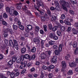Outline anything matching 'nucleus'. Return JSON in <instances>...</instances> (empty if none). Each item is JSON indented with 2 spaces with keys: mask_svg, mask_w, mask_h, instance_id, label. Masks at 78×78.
<instances>
[{
  "mask_svg": "<svg viewBox=\"0 0 78 78\" xmlns=\"http://www.w3.org/2000/svg\"><path fill=\"white\" fill-rule=\"evenodd\" d=\"M64 45L61 44L59 45L58 47V50H55V53L56 55H59L60 53V51H62V47H63Z\"/></svg>",
  "mask_w": 78,
  "mask_h": 78,
  "instance_id": "nucleus-1",
  "label": "nucleus"
},
{
  "mask_svg": "<svg viewBox=\"0 0 78 78\" xmlns=\"http://www.w3.org/2000/svg\"><path fill=\"white\" fill-rule=\"evenodd\" d=\"M60 5H67V6L68 7H70L69 3L67 2H66L64 0H60Z\"/></svg>",
  "mask_w": 78,
  "mask_h": 78,
  "instance_id": "nucleus-2",
  "label": "nucleus"
},
{
  "mask_svg": "<svg viewBox=\"0 0 78 78\" xmlns=\"http://www.w3.org/2000/svg\"><path fill=\"white\" fill-rule=\"evenodd\" d=\"M25 8H24L23 9L24 11H25L26 12V13L29 16H31L32 14L30 12V11L29 10H27V7L26 5H24Z\"/></svg>",
  "mask_w": 78,
  "mask_h": 78,
  "instance_id": "nucleus-3",
  "label": "nucleus"
},
{
  "mask_svg": "<svg viewBox=\"0 0 78 78\" xmlns=\"http://www.w3.org/2000/svg\"><path fill=\"white\" fill-rule=\"evenodd\" d=\"M13 41L14 43V47L17 50H19V46H18V44H17V41L16 40L14 39H13Z\"/></svg>",
  "mask_w": 78,
  "mask_h": 78,
  "instance_id": "nucleus-4",
  "label": "nucleus"
},
{
  "mask_svg": "<svg viewBox=\"0 0 78 78\" xmlns=\"http://www.w3.org/2000/svg\"><path fill=\"white\" fill-rule=\"evenodd\" d=\"M22 5V3L20 2L18 3H16V6H17L16 8L18 10H20L21 8L20 6Z\"/></svg>",
  "mask_w": 78,
  "mask_h": 78,
  "instance_id": "nucleus-5",
  "label": "nucleus"
},
{
  "mask_svg": "<svg viewBox=\"0 0 78 78\" xmlns=\"http://www.w3.org/2000/svg\"><path fill=\"white\" fill-rule=\"evenodd\" d=\"M37 2V5L38 6H44L43 3L41 1V0H36Z\"/></svg>",
  "mask_w": 78,
  "mask_h": 78,
  "instance_id": "nucleus-6",
  "label": "nucleus"
},
{
  "mask_svg": "<svg viewBox=\"0 0 78 78\" xmlns=\"http://www.w3.org/2000/svg\"><path fill=\"white\" fill-rule=\"evenodd\" d=\"M0 21L2 22V24L4 25H7V23L3 21V19L2 18V15L0 16Z\"/></svg>",
  "mask_w": 78,
  "mask_h": 78,
  "instance_id": "nucleus-7",
  "label": "nucleus"
},
{
  "mask_svg": "<svg viewBox=\"0 0 78 78\" xmlns=\"http://www.w3.org/2000/svg\"><path fill=\"white\" fill-rule=\"evenodd\" d=\"M12 60H10L8 62V66L10 68H12Z\"/></svg>",
  "mask_w": 78,
  "mask_h": 78,
  "instance_id": "nucleus-8",
  "label": "nucleus"
},
{
  "mask_svg": "<svg viewBox=\"0 0 78 78\" xmlns=\"http://www.w3.org/2000/svg\"><path fill=\"white\" fill-rule=\"evenodd\" d=\"M14 11V8L13 7H11L10 8V14L12 15L13 14V12Z\"/></svg>",
  "mask_w": 78,
  "mask_h": 78,
  "instance_id": "nucleus-9",
  "label": "nucleus"
},
{
  "mask_svg": "<svg viewBox=\"0 0 78 78\" xmlns=\"http://www.w3.org/2000/svg\"><path fill=\"white\" fill-rule=\"evenodd\" d=\"M33 41L34 42H35V44H38L40 43V40L37 38H34Z\"/></svg>",
  "mask_w": 78,
  "mask_h": 78,
  "instance_id": "nucleus-10",
  "label": "nucleus"
},
{
  "mask_svg": "<svg viewBox=\"0 0 78 78\" xmlns=\"http://www.w3.org/2000/svg\"><path fill=\"white\" fill-rule=\"evenodd\" d=\"M72 31L74 34H77L78 33V30L74 28L72 29Z\"/></svg>",
  "mask_w": 78,
  "mask_h": 78,
  "instance_id": "nucleus-11",
  "label": "nucleus"
},
{
  "mask_svg": "<svg viewBox=\"0 0 78 78\" xmlns=\"http://www.w3.org/2000/svg\"><path fill=\"white\" fill-rule=\"evenodd\" d=\"M41 58L42 59H45L47 57L46 56V55L45 54H41Z\"/></svg>",
  "mask_w": 78,
  "mask_h": 78,
  "instance_id": "nucleus-12",
  "label": "nucleus"
},
{
  "mask_svg": "<svg viewBox=\"0 0 78 78\" xmlns=\"http://www.w3.org/2000/svg\"><path fill=\"white\" fill-rule=\"evenodd\" d=\"M76 63L75 62H72L71 64H69L70 67H76Z\"/></svg>",
  "mask_w": 78,
  "mask_h": 78,
  "instance_id": "nucleus-13",
  "label": "nucleus"
},
{
  "mask_svg": "<svg viewBox=\"0 0 78 78\" xmlns=\"http://www.w3.org/2000/svg\"><path fill=\"white\" fill-rule=\"evenodd\" d=\"M9 44L11 45V46H13V48L14 47V43L13 42L12 40H9Z\"/></svg>",
  "mask_w": 78,
  "mask_h": 78,
  "instance_id": "nucleus-14",
  "label": "nucleus"
},
{
  "mask_svg": "<svg viewBox=\"0 0 78 78\" xmlns=\"http://www.w3.org/2000/svg\"><path fill=\"white\" fill-rule=\"evenodd\" d=\"M24 57L25 59H29L30 58V55L28 54H26L24 55Z\"/></svg>",
  "mask_w": 78,
  "mask_h": 78,
  "instance_id": "nucleus-15",
  "label": "nucleus"
},
{
  "mask_svg": "<svg viewBox=\"0 0 78 78\" xmlns=\"http://www.w3.org/2000/svg\"><path fill=\"white\" fill-rule=\"evenodd\" d=\"M55 34H53V33H51L49 35V37L51 39H53Z\"/></svg>",
  "mask_w": 78,
  "mask_h": 78,
  "instance_id": "nucleus-16",
  "label": "nucleus"
},
{
  "mask_svg": "<svg viewBox=\"0 0 78 78\" xmlns=\"http://www.w3.org/2000/svg\"><path fill=\"white\" fill-rule=\"evenodd\" d=\"M62 67L64 68V69L66 68V62L64 61H62Z\"/></svg>",
  "mask_w": 78,
  "mask_h": 78,
  "instance_id": "nucleus-17",
  "label": "nucleus"
},
{
  "mask_svg": "<svg viewBox=\"0 0 78 78\" xmlns=\"http://www.w3.org/2000/svg\"><path fill=\"white\" fill-rule=\"evenodd\" d=\"M27 28L29 30H33V27L31 25H27Z\"/></svg>",
  "mask_w": 78,
  "mask_h": 78,
  "instance_id": "nucleus-18",
  "label": "nucleus"
},
{
  "mask_svg": "<svg viewBox=\"0 0 78 78\" xmlns=\"http://www.w3.org/2000/svg\"><path fill=\"white\" fill-rule=\"evenodd\" d=\"M62 6V8L64 10H65V11H67V8H66V6H67V7H68V8H69V7L67 6V5H63Z\"/></svg>",
  "mask_w": 78,
  "mask_h": 78,
  "instance_id": "nucleus-19",
  "label": "nucleus"
},
{
  "mask_svg": "<svg viewBox=\"0 0 78 78\" xmlns=\"http://www.w3.org/2000/svg\"><path fill=\"white\" fill-rule=\"evenodd\" d=\"M12 27L13 30H17L18 29V28H19L18 26L14 24L13 25Z\"/></svg>",
  "mask_w": 78,
  "mask_h": 78,
  "instance_id": "nucleus-20",
  "label": "nucleus"
},
{
  "mask_svg": "<svg viewBox=\"0 0 78 78\" xmlns=\"http://www.w3.org/2000/svg\"><path fill=\"white\" fill-rule=\"evenodd\" d=\"M23 48H22L21 52L22 53H24L26 51V48H25L24 46H23Z\"/></svg>",
  "mask_w": 78,
  "mask_h": 78,
  "instance_id": "nucleus-21",
  "label": "nucleus"
},
{
  "mask_svg": "<svg viewBox=\"0 0 78 78\" xmlns=\"http://www.w3.org/2000/svg\"><path fill=\"white\" fill-rule=\"evenodd\" d=\"M36 51V48L34 47H33L31 50V51L32 52V53H35Z\"/></svg>",
  "mask_w": 78,
  "mask_h": 78,
  "instance_id": "nucleus-22",
  "label": "nucleus"
},
{
  "mask_svg": "<svg viewBox=\"0 0 78 78\" xmlns=\"http://www.w3.org/2000/svg\"><path fill=\"white\" fill-rule=\"evenodd\" d=\"M18 12L16 11H14L13 12V14L12 15H11V16H13L14 15V16H17L18 15Z\"/></svg>",
  "mask_w": 78,
  "mask_h": 78,
  "instance_id": "nucleus-23",
  "label": "nucleus"
},
{
  "mask_svg": "<svg viewBox=\"0 0 78 78\" xmlns=\"http://www.w3.org/2000/svg\"><path fill=\"white\" fill-rule=\"evenodd\" d=\"M56 20V17L55 16H54L51 18V20L53 22H55Z\"/></svg>",
  "mask_w": 78,
  "mask_h": 78,
  "instance_id": "nucleus-24",
  "label": "nucleus"
},
{
  "mask_svg": "<svg viewBox=\"0 0 78 78\" xmlns=\"http://www.w3.org/2000/svg\"><path fill=\"white\" fill-rule=\"evenodd\" d=\"M77 43L75 41H74L73 43V47L74 48H76L77 47Z\"/></svg>",
  "mask_w": 78,
  "mask_h": 78,
  "instance_id": "nucleus-25",
  "label": "nucleus"
},
{
  "mask_svg": "<svg viewBox=\"0 0 78 78\" xmlns=\"http://www.w3.org/2000/svg\"><path fill=\"white\" fill-rule=\"evenodd\" d=\"M19 28L21 30H24V27L22 25H20L19 26Z\"/></svg>",
  "mask_w": 78,
  "mask_h": 78,
  "instance_id": "nucleus-26",
  "label": "nucleus"
},
{
  "mask_svg": "<svg viewBox=\"0 0 78 78\" xmlns=\"http://www.w3.org/2000/svg\"><path fill=\"white\" fill-rule=\"evenodd\" d=\"M12 61H13V62H15L16 61V55L13 56L12 57Z\"/></svg>",
  "mask_w": 78,
  "mask_h": 78,
  "instance_id": "nucleus-27",
  "label": "nucleus"
},
{
  "mask_svg": "<svg viewBox=\"0 0 78 78\" xmlns=\"http://www.w3.org/2000/svg\"><path fill=\"white\" fill-rule=\"evenodd\" d=\"M64 22L66 24V25H71L70 23L69 22L67 21L66 20H65L64 21Z\"/></svg>",
  "mask_w": 78,
  "mask_h": 78,
  "instance_id": "nucleus-28",
  "label": "nucleus"
},
{
  "mask_svg": "<svg viewBox=\"0 0 78 78\" xmlns=\"http://www.w3.org/2000/svg\"><path fill=\"white\" fill-rule=\"evenodd\" d=\"M60 30L62 31H64L66 30V28L64 26H62L60 29Z\"/></svg>",
  "mask_w": 78,
  "mask_h": 78,
  "instance_id": "nucleus-29",
  "label": "nucleus"
},
{
  "mask_svg": "<svg viewBox=\"0 0 78 78\" xmlns=\"http://www.w3.org/2000/svg\"><path fill=\"white\" fill-rule=\"evenodd\" d=\"M48 27L50 30H51L53 28V27L52 26L51 24H49L48 25Z\"/></svg>",
  "mask_w": 78,
  "mask_h": 78,
  "instance_id": "nucleus-30",
  "label": "nucleus"
},
{
  "mask_svg": "<svg viewBox=\"0 0 78 78\" xmlns=\"http://www.w3.org/2000/svg\"><path fill=\"white\" fill-rule=\"evenodd\" d=\"M15 76H16V75H15V73H12L10 74V76H11V78H14Z\"/></svg>",
  "mask_w": 78,
  "mask_h": 78,
  "instance_id": "nucleus-31",
  "label": "nucleus"
},
{
  "mask_svg": "<svg viewBox=\"0 0 78 78\" xmlns=\"http://www.w3.org/2000/svg\"><path fill=\"white\" fill-rule=\"evenodd\" d=\"M8 15L7 14H6L5 13H4L3 14V17L4 18H5V19H6L7 18H8Z\"/></svg>",
  "mask_w": 78,
  "mask_h": 78,
  "instance_id": "nucleus-32",
  "label": "nucleus"
},
{
  "mask_svg": "<svg viewBox=\"0 0 78 78\" xmlns=\"http://www.w3.org/2000/svg\"><path fill=\"white\" fill-rule=\"evenodd\" d=\"M43 28H44V30L45 32L47 31V26L46 25H44L43 26Z\"/></svg>",
  "mask_w": 78,
  "mask_h": 78,
  "instance_id": "nucleus-33",
  "label": "nucleus"
},
{
  "mask_svg": "<svg viewBox=\"0 0 78 78\" xmlns=\"http://www.w3.org/2000/svg\"><path fill=\"white\" fill-rule=\"evenodd\" d=\"M65 17L66 16H65V15L62 14L61 15V17H60V18L61 19L63 20L64 19H65Z\"/></svg>",
  "mask_w": 78,
  "mask_h": 78,
  "instance_id": "nucleus-34",
  "label": "nucleus"
},
{
  "mask_svg": "<svg viewBox=\"0 0 78 78\" xmlns=\"http://www.w3.org/2000/svg\"><path fill=\"white\" fill-rule=\"evenodd\" d=\"M49 45H53L54 44V41H51L49 42Z\"/></svg>",
  "mask_w": 78,
  "mask_h": 78,
  "instance_id": "nucleus-35",
  "label": "nucleus"
},
{
  "mask_svg": "<svg viewBox=\"0 0 78 78\" xmlns=\"http://www.w3.org/2000/svg\"><path fill=\"white\" fill-rule=\"evenodd\" d=\"M68 74L69 75H72L73 74V72L72 71V70H70L68 72Z\"/></svg>",
  "mask_w": 78,
  "mask_h": 78,
  "instance_id": "nucleus-36",
  "label": "nucleus"
},
{
  "mask_svg": "<svg viewBox=\"0 0 78 78\" xmlns=\"http://www.w3.org/2000/svg\"><path fill=\"white\" fill-rule=\"evenodd\" d=\"M14 71L15 72H18L19 71V67L17 66L14 69Z\"/></svg>",
  "mask_w": 78,
  "mask_h": 78,
  "instance_id": "nucleus-37",
  "label": "nucleus"
},
{
  "mask_svg": "<svg viewBox=\"0 0 78 78\" xmlns=\"http://www.w3.org/2000/svg\"><path fill=\"white\" fill-rule=\"evenodd\" d=\"M9 31V30L8 29H4V30L3 33H8V32Z\"/></svg>",
  "mask_w": 78,
  "mask_h": 78,
  "instance_id": "nucleus-38",
  "label": "nucleus"
},
{
  "mask_svg": "<svg viewBox=\"0 0 78 78\" xmlns=\"http://www.w3.org/2000/svg\"><path fill=\"white\" fill-rule=\"evenodd\" d=\"M48 76L49 78H52L53 76V74L51 73H49Z\"/></svg>",
  "mask_w": 78,
  "mask_h": 78,
  "instance_id": "nucleus-39",
  "label": "nucleus"
},
{
  "mask_svg": "<svg viewBox=\"0 0 78 78\" xmlns=\"http://www.w3.org/2000/svg\"><path fill=\"white\" fill-rule=\"evenodd\" d=\"M40 28H39V27H37V26H36L35 27V31H37V32H38L39 31V29Z\"/></svg>",
  "mask_w": 78,
  "mask_h": 78,
  "instance_id": "nucleus-40",
  "label": "nucleus"
},
{
  "mask_svg": "<svg viewBox=\"0 0 78 78\" xmlns=\"http://www.w3.org/2000/svg\"><path fill=\"white\" fill-rule=\"evenodd\" d=\"M6 10L7 12H10V8H9V7H7Z\"/></svg>",
  "mask_w": 78,
  "mask_h": 78,
  "instance_id": "nucleus-41",
  "label": "nucleus"
},
{
  "mask_svg": "<svg viewBox=\"0 0 78 78\" xmlns=\"http://www.w3.org/2000/svg\"><path fill=\"white\" fill-rule=\"evenodd\" d=\"M53 39H54V40H58V36L55 34L54 36V37H53Z\"/></svg>",
  "mask_w": 78,
  "mask_h": 78,
  "instance_id": "nucleus-42",
  "label": "nucleus"
},
{
  "mask_svg": "<svg viewBox=\"0 0 78 78\" xmlns=\"http://www.w3.org/2000/svg\"><path fill=\"white\" fill-rule=\"evenodd\" d=\"M16 62H17V63H20V62H21V60L20 58H17Z\"/></svg>",
  "mask_w": 78,
  "mask_h": 78,
  "instance_id": "nucleus-43",
  "label": "nucleus"
},
{
  "mask_svg": "<svg viewBox=\"0 0 78 78\" xmlns=\"http://www.w3.org/2000/svg\"><path fill=\"white\" fill-rule=\"evenodd\" d=\"M74 53L76 55V54H78V48L77 47L76 48V50L75 51Z\"/></svg>",
  "mask_w": 78,
  "mask_h": 78,
  "instance_id": "nucleus-44",
  "label": "nucleus"
},
{
  "mask_svg": "<svg viewBox=\"0 0 78 78\" xmlns=\"http://www.w3.org/2000/svg\"><path fill=\"white\" fill-rule=\"evenodd\" d=\"M51 62L52 64H53L54 63H56V60H53V59H51Z\"/></svg>",
  "mask_w": 78,
  "mask_h": 78,
  "instance_id": "nucleus-45",
  "label": "nucleus"
},
{
  "mask_svg": "<svg viewBox=\"0 0 78 78\" xmlns=\"http://www.w3.org/2000/svg\"><path fill=\"white\" fill-rule=\"evenodd\" d=\"M70 57V55H69L68 54L67 55V56L65 57V58L66 60H69V58Z\"/></svg>",
  "mask_w": 78,
  "mask_h": 78,
  "instance_id": "nucleus-46",
  "label": "nucleus"
},
{
  "mask_svg": "<svg viewBox=\"0 0 78 78\" xmlns=\"http://www.w3.org/2000/svg\"><path fill=\"white\" fill-rule=\"evenodd\" d=\"M4 37H7L8 36V33H3Z\"/></svg>",
  "mask_w": 78,
  "mask_h": 78,
  "instance_id": "nucleus-47",
  "label": "nucleus"
},
{
  "mask_svg": "<svg viewBox=\"0 0 78 78\" xmlns=\"http://www.w3.org/2000/svg\"><path fill=\"white\" fill-rule=\"evenodd\" d=\"M57 28H58V27L56 26L54 27L53 28H52V31H55L56 30H57Z\"/></svg>",
  "mask_w": 78,
  "mask_h": 78,
  "instance_id": "nucleus-48",
  "label": "nucleus"
},
{
  "mask_svg": "<svg viewBox=\"0 0 78 78\" xmlns=\"http://www.w3.org/2000/svg\"><path fill=\"white\" fill-rule=\"evenodd\" d=\"M47 13H48V14L49 15V16H51V12L49 9H48L47 10Z\"/></svg>",
  "mask_w": 78,
  "mask_h": 78,
  "instance_id": "nucleus-49",
  "label": "nucleus"
},
{
  "mask_svg": "<svg viewBox=\"0 0 78 78\" xmlns=\"http://www.w3.org/2000/svg\"><path fill=\"white\" fill-rule=\"evenodd\" d=\"M54 4L55 6H58L59 4L58 2V1H55L54 2Z\"/></svg>",
  "mask_w": 78,
  "mask_h": 78,
  "instance_id": "nucleus-50",
  "label": "nucleus"
},
{
  "mask_svg": "<svg viewBox=\"0 0 78 78\" xmlns=\"http://www.w3.org/2000/svg\"><path fill=\"white\" fill-rule=\"evenodd\" d=\"M57 34H58V36H60V34H61V33L60 31L58 30L57 31Z\"/></svg>",
  "mask_w": 78,
  "mask_h": 78,
  "instance_id": "nucleus-51",
  "label": "nucleus"
},
{
  "mask_svg": "<svg viewBox=\"0 0 78 78\" xmlns=\"http://www.w3.org/2000/svg\"><path fill=\"white\" fill-rule=\"evenodd\" d=\"M53 49H58V47L56 45H54L53 46Z\"/></svg>",
  "mask_w": 78,
  "mask_h": 78,
  "instance_id": "nucleus-52",
  "label": "nucleus"
},
{
  "mask_svg": "<svg viewBox=\"0 0 78 78\" xmlns=\"http://www.w3.org/2000/svg\"><path fill=\"white\" fill-rule=\"evenodd\" d=\"M21 61H23L24 60V58H25L24 57V56L23 55V56H21V57H19Z\"/></svg>",
  "mask_w": 78,
  "mask_h": 78,
  "instance_id": "nucleus-53",
  "label": "nucleus"
},
{
  "mask_svg": "<svg viewBox=\"0 0 78 78\" xmlns=\"http://www.w3.org/2000/svg\"><path fill=\"white\" fill-rule=\"evenodd\" d=\"M55 9L57 11H60V8L58 6H56L55 7Z\"/></svg>",
  "mask_w": 78,
  "mask_h": 78,
  "instance_id": "nucleus-54",
  "label": "nucleus"
},
{
  "mask_svg": "<svg viewBox=\"0 0 78 78\" xmlns=\"http://www.w3.org/2000/svg\"><path fill=\"white\" fill-rule=\"evenodd\" d=\"M70 1L72 3H73V4H75L76 3V0H70Z\"/></svg>",
  "mask_w": 78,
  "mask_h": 78,
  "instance_id": "nucleus-55",
  "label": "nucleus"
},
{
  "mask_svg": "<svg viewBox=\"0 0 78 78\" xmlns=\"http://www.w3.org/2000/svg\"><path fill=\"white\" fill-rule=\"evenodd\" d=\"M27 66L28 67H31V66H32V65H31V63H28L27 65Z\"/></svg>",
  "mask_w": 78,
  "mask_h": 78,
  "instance_id": "nucleus-56",
  "label": "nucleus"
},
{
  "mask_svg": "<svg viewBox=\"0 0 78 78\" xmlns=\"http://www.w3.org/2000/svg\"><path fill=\"white\" fill-rule=\"evenodd\" d=\"M41 20L42 22H44L45 20V18L44 16H42L41 18Z\"/></svg>",
  "mask_w": 78,
  "mask_h": 78,
  "instance_id": "nucleus-57",
  "label": "nucleus"
},
{
  "mask_svg": "<svg viewBox=\"0 0 78 78\" xmlns=\"http://www.w3.org/2000/svg\"><path fill=\"white\" fill-rule=\"evenodd\" d=\"M50 9L51 11H55V9L53 7H51L50 8Z\"/></svg>",
  "mask_w": 78,
  "mask_h": 78,
  "instance_id": "nucleus-58",
  "label": "nucleus"
},
{
  "mask_svg": "<svg viewBox=\"0 0 78 78\" xmlns=\"http://www.w3.org/2000/svg\"><path fill=\"white\" fill-rule=\"evenodd\" d=\"M4 56L3 55L0 54V60H2Z\"/></svg>",
  "mask_w": 78,
  "mask_h": 78,
  "instance_id": "nucleus-59",
  "label": "nucleus"
},
{
  "mask_svg": "<svg viewBox=\"0 0 78 78\" xmlns=\"http://www.w3.org/2000/svg\"><path fill=\"white\" fill-rule=\"evenodd\" d=\"M46 52L48 53V54L49 56H50V55H51V51H46Z\"/></svg>",
  "mask_w": 78,
  "mask_h": 78,
  "instance_id": "nucleus-60",
  "label": "nucleus"
},
{
  "mask_svg": "<svg viewBox=\"0 0 78 78\" xmlns=\"http://www.w3.org/2000/svg\"><path fill=\"white\" fill-rule=\"evenodd\" d=\"M17 22L18 25H19V26H20V25H21V23H22L20 22V20H19L18 21H17Z\"/></svg>",
  "mask_w": 78,
  "mask_h": 78,
  "instance_id": "nucleus-61",
  "label": "nucleus"
},
{
  "mask_svg": "<svg viewBox=\"0 0 78 78\" xmlns=\"http://www.w3.org/2000/svg\"><path fill=\"white\" fill-rule=\"evenodd\" d=\"M36 58V56L35 55H33L31 57V59H34Z\"/></svg>",
  "mask_w": 78,
  "mask_h": 78,
  "instance_id": "nucleus-62",
  "label": "nucleus"
},
{
  "mask_svg": "<svg viewBox=\"0 0 78 78\" xmlns=\"http://www.w3.org/2000/svg\"><path fill=\"white\" fill-rule=\"evenodd\" d=\"M42 69L44 70H46V69H47V67L45 66H42Z\"/></svg>",
  "mask_w": 78,
  "mask_h": 78,
  "instance_id": "nucleus-63",
  "label": "nucleus"
},
{
  "mask_svg": "<svg viewBox=\"0 0 78 78\" xmlns=\"http://www.w3.org/2000/svg\"><path fill=\"white\" fill-rule=\"evenodd\" d=\"M44 78V73H41V75L40 76V78Z\"/></svg>",
  "mask_w": 78,
  "mask_h": 78,
  "instance_id": "nucleus-64",
  "label": "nucleus"
}]
</instances>
